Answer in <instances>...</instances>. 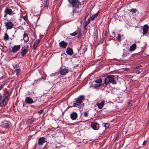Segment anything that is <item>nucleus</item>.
Wrapping results in <instances>:
<instances>
[{
	"mask_svg": "<svg viewBox=\"0 0 149 149\" xmlns=\"http://www.w3.org/2000/svg\"><path fill=\"white\" fill-rule=\"evenodd\" d=\"M7 103V101L3 100L0 103V106L3 107L6 105Z\"/></svg>",
	"mask_w": 149,
	"mask_h": 149,
	"instance_id": "obj_24",
	"label": "nucleus"
},
{
	"mask_svg": "<svg viewBox=\"0 0 149 149\" xmlns=\"http://www.w3.org/2000/svg\"><path fill=\"white\" fill-rule=\"evenodd\" d=\"M4 13L6 14L10 15H11L14 14L11 9L8 8H6L5 10Z\"/></svg>",
	"mask_w": 149,
	"mask_h": 149,
	"instance_id": "obj_12",
	"label": "nucleus"
},
{
	"mask_svg": "<svg viewBox=\"0 0 149 149\" xmlns=\"http://www.w3.org/2000/svg\"><path fill=\"white\" fill-rule=\"evenodd\" d=\"M20 46L19 45H15L13 48L12 51L13 53L17 52L20 49Z\"/></svg>",
	"mask_w": 149,
	"mask_h": 149,
	"instance_id": "obj_14",
	"label": "nucleus"
},
{
	"mask_svg": "<svg viewBox=\"0 0 149 149\" xmlns=\"http://www.w3.org/2000/svg\"><path fill=\"white\" fill-rule=\"evenodd\" d=\"M25 102L29 104H31L34 103V101L32 98L29 97H26L25 99Z\"/></svg>",
	"mask_w": 149,
	"mask_h": 149,
	"instance_id": "obj_10",
	"label": "nucleus"
},
{
	"mask_svg": "<svg viewBox=\"0 0 149 149\" xmlns=\"http://www.w3.org/2000/svg\"><path fill=\"white\" fill-rule=\"evenodd\" d=\"M107 31H104V35L105 36H107Z\"/></svg>",
	"mask_w": 149,
	"mask_h": 149,
	"instance_id": "obj_46",
	"label": "nucleus"
},
{
	"mask_svg": "<svg viewBox=\"0 0 149 149\" xmlns=\"http://www.w3.org/2000/svg\"><path fill=\"white\" fill-rule=\"evenodd\" d=\"M95 83L93 86V87L94 88H96L97 87H99L103 86V84H102V80L101 79H98L95 80L94 81Z\"/></svg>",
	"mask_w": 149,
	"mask_h": 149,
	"instance_id": "obj_2",
	"label": "nucleus"
},
{
	"mask_svg": "<svg viewBox=\"0 0 149 149\" xmlns=\"http://www.w3.org/2000/svg\"><path fill=\"white\" fill-rule=\"evenodd\" d=\"M21 54L22 57H24L27 52L28 50L25 49L24 48L22 47L21 49Z\"/></svg>",
	"mask_w": 149,
	"mask_h": 149,
	"instance_id": "obj_19",
	"label": "nucleus"
},
{
	"mask_svg": "<svg viewBox=\"0 0 149 149\" xmlns=\"http://www.w3.org/2000/svg\"><path fill=\"white\" fill-rule=\"evenodd\" d=\"M117 38V40L118 41H121V36L120 34H118Z\"/></svg>",
	"mask_w": 149,
	"mask_h": 149,
	"instance_id": "obj_30",
	"label": "nucleus"
},
{
	"mask_svg": "<svg viewBox=\"0 0 149 149\" xmlns=\"http://www.w3.org/2000/svg\"><path fill=\"white\" fill-rule=\"evenodd\" d=\"M146 140H144L143 142V143L142 145L143 146H144L145 145V144L146 143Z\"/></svg>",
	"mask_w": 149,
	"mask_h": 149,
	"instance_id": "obj_47",
	"label": "nucleus"
},
{
	"mask_svg": "<svg viewBox=\"0 0 149 149\" xmlns=\"http://www.w3.org/2000/svg\"><path fill=\"white\" fill-rule=\"evenodd\" d=\"M14 71L16 72V74H18L20 72L21 70L19 69V68L15 69Z\"/></svg>",
	"mask_w": 149,
	"mask_h": 149,
	"instance_id": "obj_33",
	"label": "nucleus"
},
{
	"mask_svg": "<svg viewBox=\"0 0 149 149\" xmlns=\"http://www.w3.org/2000/svg\"><path fill=\"white\" fill-rule=\"evenodd\" d=\"M63 79H61V80H62Z\"/></svg>",
	"mask_w": 149,
	"mask_h": 149,
	"instance_id": "obj_60",
	"label": "nucleus"
},
{
	"mask_svg": "<svg viewBox=\"0 0 149 149\" xmlns=\"http://www.w3.org/2000/svg\"><path fill=\"white\" fill-rule=\"evenodd\" d=\"M84 116L86 117H87L88 116V113L86 111H85L84 113Z\"/></svg>",
	"mask_w": 149,
	"mask_h": 149,
	"instance_id": "obj_39",
	"label": "nucleus"
},
{
	"mask_svg": "<svg viewBox=\"0 0 149 149\" xmlns=\"http://www.w3.org/2000/svg\"><path fill=\"white\" fill-rule=\"evenodd\" d=\"M87 50V48L85 47H84V48L83 49V50L82 51V53L84 54H85V52Z\"/></svg>",
	"mask_w": 149,
	"mask_h": 149,
	"instance_id": "obj_37",
	"label": "nucleus"
},
{
	"mask_svg": "<svg viewBox=\"0 0 149 149\" xmlns=\"http://www.w3.org/2000/svg\"><path fill=\"white\" fill-rule=\"evenodd\" d=\"M77 32L76 31L74 32L73 33H70V35L71 36H75L77 35Z\"/></svg>",
	"mask_w": 149,
	"mask_h": 149,
	"instance_id": "obj_36",
	"label": "nucleus"
},
{
	"mask_svg": "<svg viewBox=\"0 0 149 149\" xmlns=\"http://www.w3.org/2000/svg\"><path fill=\"white\" fill-rule=\"evenodd\" d=\"M4 88V86L3 85H0V90L3 89Z\"/></svg>",
	"mask_w": 149,
	"mask_h": 149,
	"instance_id": "obj_45",
	"label": "nucleus"
},
{
	"mask_svg": "<svg viewBox=\"0 0 149 149\" xmlns=\"http://www.w3.org/2000/svg\"><path fill=\"white\" fill-rule=\"evenodd\" d=\"M7 93L8 94V95L7 96H6L4 97V99L3 100H5L6 101V100L7 99V98H8V96L10 95V93L8 91H7Z\"/></svg>",
	"mask_w": 149,
	"mask_h": 149,
	"instance_id": "obj_32",
	"label": "nucleus"
},
{
	"mask_svg": "<svg viewBox=\"0 0 149 149\" xmlns=\"http://www.w3.org/2000/svg\"><path fill=\"white\" fill-rule=\"evenodd\" d=\"M85 98L84 96L83 95H81L78 96L77 98L76 99V101L78 102H79L80 104H84V103L82 102L83 101H84Z\"/></svg>",
	"mask_w": 149,
	"mask_h": 149,
	"instance_id": "obj_8",
	"label": "nucleus"
},
{
	"mask_svg": "<svg viewBox=\"0 0 149 149\" xmlns=\"http://www.w3.org/2000/svg\"><path fill=\"white\" fill-rule=\"evenodd\" d=\"M67 45V43L64 41H61L59 43V46L63 49L65 48Z\"/></svg>",
	"mask_w": 149,
	"mask_h": 149,
	"instance_id": "obj_18",
	"label": "nucleus"
},
{
	"mask_svg": "<svg viewBox=\"0 0 149 149\" xmlns=\"http://www.w3.org/2000/svg\"><path fill=\"white\" fill-rule=\"evenodd\" d=\"M105 101L104 100L100 102H97L96 104L98 108L101 109L103 108L104 105Z\"/></svg>",
	"mask_w": 149,
	"mask_h": 149,
	"instance_id": "obj_15",
	"label": "nucleus"
},
{
	"mask_svg": "<svg viewBox=\"0 0 149 149\" xmlns=\"http://www.w3.org/2000/svg\"><path fill=\"white\" fill-rule=\"evenodd\" d=\"M99 13V11H98L97 12V13L95 14H94V15H93L92 16H90V19L91 20H93V19H94L95 18V17H96L98 15V13Z\"/></svg>",
	"mask_w": 149,
	"mask_h": 149,
	"instance_id": "obj_26",
	"label": "nucleus"
},
{
	"mask_svg": "<svg viewBox=\"0 0 149 149\" xmlns=\"http://www.w3.org/2000/svg\"><path fill=\"white\" fill-rule=\"evenodd\" d=\"M69 70L66 68H61L59 73L61 75L63 76L65 75L69 72Z\"/></svg>",
	"mask_w": 149,
	"mask_h": 149,
	"instance_id": "obj_5",
	"label": "nucleus"
},
{
	"mask_svg": "<svg viewBox=\"0 0 149 149\" xmlns=\"http://www.w3.org/2000/svg\"><path fill=\"white\" fill-rule=\"evenodd\" d=\"M139 66H138V67H136V68H139Z\"/></svg>",
	"mask_w": 149,
	"mask_h": 149,
	"instance_id": "obj_57",
	"label": "nucleus"
},
{
	"mask_svg": "<svg viewBox=\"0 0 149 149\" xmlns=\"http://www.w3.org/2000/svg\"><path fill=\"white\" fill-rule=\"evenodd\" d=\"M31 127H29V130L28 131L27 133V135L28 136L29 139H31V137H32L33 135L34 134V133H35L34 132H32L33 131H31ZM33 139V138H32V139Z\"/></svg>",
	"mask_w": 149,
	"mask_h": 149,
	"instance_id": "obj_13",
	"label": "nucleus"
},
{
	"mask_svg": "<svg viewBox=\"0 0 149 149\" xmlns=\"http://www.w3.org/2000/svg\"><path fill=\"white\" fill-rule=\"evenodd\" d=\"M136 11V9H131L130 10V12H131L132 13H135Z\"/></svg>",
	"mask_w": 149,
	"mask_h": 149,
	"instance_id": "obj_38",
	"label": "nucleus"
},
{
	"mask_svg": "<svg viewBox=\"0 0 149 149\" xmlns=\"http://www.w3.org/2000/svg\"><path fill=\"white\" fill-rule=\"evenodd\" d=\"M16 32V30L15 31V32Z\"/></svg>",
	"mask_w": 149,
	"mask_h": 149,
	"instance_id": "obj_61",
	"label": "nucleus"
},
{
	"mask_svg": "<svg viewBox=\"0 0 149 149\" xmlns=\"http://www.w3.org/2000/svg\"><path fill=\"white\" fill-rule=\"evenodd\" d=\"M81 48L80 47V49H78V51H79L80 50H81Z\"/></svg>",
	"mask_w": 149,
	"mask_h": 149,
	"instance_id": "obj_53",
	"label": "nucleus"
},
{
	"mask_svg": "<svg viewBox=\"0 0 149 149\" xmlns=\"http://www.w3.org/2000/svg\"><path fill=\"white\" fill-rule=\"evenodd\" d=\"M40 41V40L38 39L36 40L34 42L33 47V48L34 50H36L37 49V47L38 46V44Z\"/></svg>",
	"mask_w": 149,
	"mask_h": 149,
	"instance_id": "obj_20",
	"label": "nucleus"
},
{
	"mask_svg": "<svg viewBox=\"0 0 149 149\" xmlns=\"http://www.w3.org/2000/svg\"><path fill=\"white\" fill-rule=\"evenodd\" d=\"M13 67L14 69V70L15 69H17V68H19V66L17 65H15L13 66Z\"/></svg>",
	"mask_w": 149,
	"mask_h": 149,
	"instance_id": "obj_41",
	"label": "nucleus"
},
{
	"mask_svg": "<svg viewBox=\"0 0 149 149\" xmlns=\"http://www.w3.org/2000/svg\"><path fill=\"white\" fill-rule=\"evenodd\" d=\"M23 39L25 42H26L29 40V38L27 33L25 32L24 33L23 36Z\"/></svg>",
	"mask_w": 149,
	"mask_h": 149,
	"instance_id": "obj_22",
	"label": "nucleus"
},
{
	"mask_svg": "<svg viewBox=\"0 0 149 149\" xmlns=\"http://www.w3.org/2000/svg\"><path fill=\"white\" fill-rule=\"evenodd\" d=\"M8 130V128L1 127V128H0V132L2 133H4V132H7Z\"/></svg>",
	"mask_w": 149,
	"mask_h": 149,
	"instance_id": "obj_23",
	"label": "nucleus"
},
{
	"mask_svg": "<svg viewBox=\"0 0 149 149\" xmlns=\"http://www.w3.org/2000/svg\"><path fill=\"white\" fill-rule=\"evenodd\" d=\"M27 47H28V45Z\"/></svg>",
	"mask_w": 149,
	"mask_h": 149,
	"instance_id": "obj_62",
	"label": "nucleus"
},
{
	"mask_svg": "<svg viewBox=\"0 0 149 149\" xmlns=\"http://www.w3.org/2000/svg\"><path fill=\"white\" fill-rule=\"evenodd\" d=\"M87 16H88V15H87L85 16L84 18V21L86 20V18H87Z\"/></svg>",
	"mask_w": 149,
	"mask_h": 149,
	"instance_id": "obj_48",
	"label": "nucleus"
},
{
	"mask_svg": "<svg viewBox=\"0 0 149 149\" xmlns=\"http://www.w3.org/2000/svg\"><path fill=\"white\" fill-rule=\"evenodd\" d=\"M149 26L147 24L144 25L143 28V35H146L148 33Z\"/></svg>",
	"mask_w": 149,
	"mask_h": 149,
	"instance_id": "obj_11",
	"label": "nucleus"
},
{
	"mask_svg": "<svg viewBox=\"0 0 149 149\" xmlns=\"http://www.w3.org/2000/svg\"><path fill=\"white\" fill-rule=\"evenodd\" d=\"M136 72L137 74L140 73V71H139V70L137 71Z\"/></svg>",
	"mask_w": 149,
	"mask_h": 149,
	"instance_id": "obj_52",
	"label": "nucleus"
},
{
	"mask_svg": "<svg viewBox=\"0 0 149 149\" xmlns=\"http://www.w3.org/2000/svg\"><path fill=\"white\" fill-rule=\"evenodd\" d=\"M66 53L68 55L71 56L73 54V52L71 48L69 47L66 49Z\"/></svg>",
	"mask_w": 149,
	"mask_h": 149,
	"instance_id": "obj_17",
	"label": "nucleus"
},
{
	"mask_svg": "<svg viewBox=\"0 0 149 149\" xmlns=\"http://www.w3.org/2000/svg\"><path fill=\"white\" fill-rule=\"evenodd\" d=\"M42 4H41L42 6L44 7H47L49 5V0H46L42 2Z\"/></svg>",
	"mask_w": 149,
	"mask_h": 149,
	"instance_id": "obj_21",
	"label": "nucleus"
},
{
	"mask_svg": "<svg viewBox=\"0 0 149 149\" xmlns=\"http://www.w3.org/2000/svg\"><path fill=\"white\" fill-rule=\"evenodd\" d=\"M10 123L6 120L2 121V127L8 128Z\"/></svg>",
	"mask_w": 149,
	"mask_h": 149,
	"instance_id": "obj_9",
	"label": "nucleus"
},
{
	"mask_svg": "<svg viewBox=\"0 0 149 149\" xmlns=\"http://www.w3.org/2000/svg\"><path fill=\"white\" fill-rule=\"evenodd\" d=\"M39 18H40V17H38V19H37V20L36 22H38V19H39Z\"/></svg>",
	"mask_w": 149,
	"mask_h": 149,
	"instance_id": "obj_54",
	"label": "nucleus"
},
{
	"mask_svg": "<svg viewBox=\"0 0 149 149\" xmlns=\"http://www.w3.org/2000/svg\"><path fill=\"white\" fill-rule=\"evenodd\" d=\"M35 121V120H34L33 119H29L28 120V122L30 124H32Z\"/></svg>",
	"mask_w": 149,
	"mask_h": 149,
	"instance_id": "obj_31",
	"label": "nucleus"
},
{
	"mask_svg": "<svg viewBox=\"0 0 149 149\" xmlns=\"http://www.w3.org/2000/svg\"><path fill=\"white\" fill-rule=\"evenodd\" d=\"M68 1L73 7H75V8L78 7L79 3L78 0H68Z\"/></svg>",
	"mask_w": 149,
	"mask_h": 149,
	"instance_id": "obj_3",
	"label": "nucleus"
},
{
	"mask_svg": "<svg viewBox=\"0 0 149 149\" xmlns=\"http://www.w3.org/2000/svg\"><path fill=\"white\" fill-rule=\"evenodd\" d=\"M3 77H2H2H1L0 79H3Z\"/></svg>",
	"mask_w": 149,
	"mask_h": 149,
	"instance_id": "obj_55",
	"label": "nucleus"
},
{
	"mask_svg": "<svg viewBox=\"0 0 149 149\" xmlns=\"http://www.w3.org/2000/svg\"><path fill=\"white\" fill-rule=\"evenodd\" d=\"M91 126L92 128L95 130H97L99 128V124L95 122L92 123L91 124Z\"/></svg>",
	"mask_w": 149,
	"mask_h": 149,
	"instance_id": "obj_6",
	"label": "nucleus"
},
{
	"mask_svg": "<svg viewBox=\"0 0 149 149\" xmlns=\"http://www.w3.org/2000/svg\"><path fill=\"white\" fill-rule=\"evenodd\" d=\"M115 78L113 75H108L104 79V83L103 84V86L105 87L109 83H111L113 84H117V82L115 79Z\"/></svg>",
	"mask_w": 149,
	"mask_h": 149,
	"instance_id": "obj_1",
	"label": "nucleus"
},
{
	"mask_svg": "<svg viewBox=\"0 0 149 149\" xmlns=\"http://www.w3.org/2000/svg\"><path fill=\"white\" fill-rule=\"evenodd\" d=\"M22 18L24 19L25 21H26L27 17V16L25 15L22 17Z\"/></svg>",
	"mask_w": 149,
	"mask_h": 149,
	"instance_id": "obj_40",
	"label": "nucleus"
},
{
	"mask_svg": "<svg viewBox=\"0 0 149 149\" xmlns=\"http://www.w3.org/2000/svg\"><path fill=\"white\" fill-rule=\"evenodd\" d=\"M43 111H44L43 110L41 109L38 112V113L39 114H42L43 113Z\"/></svg>",
	"mask_w": 149,
	"mask_h": 149,
	"instance_id": "obj_42",
	"label": "nucleus"
},
{
	"mask_svg": "<svg viewBox=\"0 0 149 149\" xmlns=\"http://www.w3.org/2000/svg\"><path fill=\"white\" fill-rule=\"evenodd\" d=\"M4 24L7 30L12 29L14 26V24L10 21H8V22L4 23Z\"/></svg>",
	"mask_w": 149,
	"mask_h": 149,
	"instance_id": "obj_4",
	"label": "nucleus"
},
{
	"mask_svg": "<svg viewBox=\"0 0 149 149\" xmlns=\"http://www.w3.org/2000/svg\"><path fill=\"white\" fill-rule=\"evenodd\" d=\"M109 125H110L108 123H104V126L106 128H109Z\"/></svg>",
	"mask_w": 149,
	"mask_h": 149,
	"instance_id": "obj_34",
	"label": "nucleus"
},
{
	"mask_svg": "<svg viewBox=\"0 0 149 149\" xmlns=\"http://www.w3.org/2000/svg\"><path fill=\"white\" fill-rule=\"evenodd\" d=\"M77 141H76V142L78 143H82V142H83L84 143H86L87 142V141H86L85 142H84V140H77Z\"/></svg>",
	"mask_w": 149,
	"mask_h": 149,
	"instance_id": "obj_35",
	"label": "nucleus"
},
{
	"mask_svg": "<svg viewBox=\"0 0 149 149\" xmlns=\"http://www.w3.org/2000/svg\"><path fill=\"white\" fill-rule=\"evenodd\" d=\"M136 48V45L134 43L130 46V50L131 51H134Z\"/></svg>",
	"mask_w": 149,
	"mask_h": 149,
	"instance_id": "obj_25",
	"label": "nucleus"
},
{
	"mask_svg": "<svg viewBox=\"0 0 149 149\" xmlns=\"http://www.w3.org/2000/svg\"><path fill=\"white\" fill-rule=\"evenodd\" d=\"M84 104H80V102H78L75 101L73 104V106L74 107H77L79 109L83 108L84 107Z\"/></svg>",
	"mask_w": 149,
	"mask_h": 149,
	"instance_id": "obj_7",
	"label": "nucleus"
},
{
	"mask_svg": "<svg viewBox=\"0 0 149 149\" xmlns=\"http://www.w3.org/2000/svg\"><path fill=\"white\" fill-rule=\"evenodd\" d=\"M9 38L8 35L7 33H5L3 37V39L5 40H8Z\"/></svg>",
	"mask_w": 149,
	"mask_h": 149,
	"instance_id": "obj_27",
	"label": "nucleus"
},
{
	"mask_svg": "<svg viewBox=\"0 0 149 149\" xmlns=\"http://www.w3.org/2000/svg\"><path fill=\"white\" fill-rule=\"evenodd\" d=\"M45 142V140H38V144L39 146H42Z\"/></svg>",
	"mask_w": 149,
	"mask_h": 149,
	"instance_id": "obj_28",
	"label": "nucleus"
},
{
	"mask_svg": "<svg viewBox=\"0 0 149 149\" xmlns=\"http://www.w3.org/2000/svg\"><path fill=\"white\" fill-rule=\"evenodd\" d=\"M47 138H45L44 137H41L39 139H38V140H45V139H47Z\"/></svg>",
	"mask_w": 149,
	"mask_h": 149,
	"instance_id": "obj_44",
	"label": "nucleus"
},
{
	"mask_svg": "<svg viewBox=\"0 0 149 149\" xmlns=\"http://www.w3.org/2000/svg\"><path fill=\"white\" fill-rule=\"evenodd\" d=\"M2 98V96L1 95V94H0V101L1 100Z\"/></svg>",
	"mask_w": 149,
	"mask_h": 149,
	"instance_id": "obj_51",
	"label": "nucleus"
},
{
	"mask_svg": "<svg viewBox=\"0 0 149 149\" xmlns=\"http://www.w3.org/2000/svg\"><path fill=\"white\" fill-rule=\"evenodd\" d=\"M77 114L75 112L72 113L70 115V118L73 120H76L77 118Z\"/></svg>",
	"mask_w": 149,
	"mask_h": 149,
	"instance_id": "obj_16",
	"label": "nucleus"
},
{
	"mask_svg": "<svg viewBox=\"0 0 149 149\" xmlns=\"http://www.w3.org/2000/svg\"><path fill=\"white\" fill-rule=\"evenodd\" d=\"M148 107H149V102H148Z\"/></svg>",
	"mask_w": 149,
	"mask_h": 149,
	"instance_id": "obj_56",
	"label": "nucleus"
},
{
	"mask_svg": "<svg viewBox=\"0 0 149 149\" xmlns=\"http://www.w3.org/2000/svg\"><path fill=\"white\" fill-rule=\"evenodd\" d=\"M128 104L129 105H130V106H131V105H132V104L131 103V102H129V103H128Z\"/></svg>",
	"mask_w": 149,
	"mask_h": 149,
	"instance_id": "obj_50",
	"label": "nucleus"
},
{
	"mask_svg": "<svg viewBox=\"0 0 149 149\" xmlns=\"http://www.w3.org/2000/svg\"><path fill=\"white\" fill-rule=\"evenodd\" d=\"M50 131H51L50 130L46 131L45 132V135H46V134L49 135V133H50Z\"/></svg>",
	"mask_w": 149,
	"mask_h": 149,
	"instance_id": "obj_43",
	"label": "nucleus"
},
{
	"mask_svg": "<svg viewBox=\"0 0 149 149\" xmlns=\"http://www.w3.org/2000/svg\"><path fill=\"white\" fill-rule=\"evenodd\" d=\"M90 18H89L88 19V20L86 22L85 24V25L84 26V28H85L86 27V26L89 23L90 21Z\"/></svg>",
	"mask_w": 149,
	"mask_h": 149,
	"instance_id": "obj_29",
	"label": "nucleus"
},
{
	"mask_svg": "<svg viewBox=\"0 0 149 149\" xmlns=\"http://www.w3.org/2000/svg\"><path fill=\"white\" fill-rule=\"evenodd\" d=\"M117 137H116V139H117Z\"/></svg>",
	"mask_w": 149,
	"mask_h": 149,
	"instance_id": "obj_58",
	"label": "nucleus"
},
{
	"mask_svg": "<svg viewBox=\"0 0 149 149\" xmlns=\"http://www.w3.org/2000/svg\"><path fill=\"white\" fill-rule=\"evenodd\" d=\"M74 13V10L73 9L72 10V15H73Z\"/></svg>",
	"mask_w": 149,
	"mask_h": 149,
	"instance_id": "obj_49",
	"label": "nucleus"
},
{
	"mask_svg": "<svg viewBox=\"0 0 149 149\" xmlns=\"http://www.w3.org/2000/svg\"><path fill=\"white\" fill-rule=\"evenodd\" d=\"M127 132V131H126V132H125V133L126 134V132Z\"/></svg>",
	"mask_w": 149,
	"mask_h": 149,
	"instance_id": "obj_59",
	"label": "nucleus"
}]
</instances>
